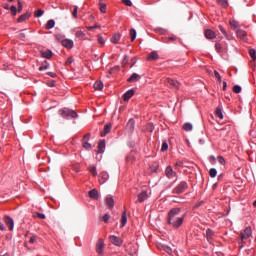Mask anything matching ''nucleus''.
I'll return each mask as SVG.
<instances>
[{
  "label": "nucleus",
  "instance_id": "nucleus-25",
  "mask_svg": "<svg viewBox=\"0 0 256 256\" xmlns=\"http://www.w3.org/2000/svg\"><path fill=\"white\" fill-rule=\"evenodd\" d=\"M98 153H105V140H101L98 144Z\"/></svg>",
  "mask_w": 256,
  "mask_h": 256
},
{
  "label": "nucleus",
  "instance_id": "nucleus-24",
  "mask_svg": "<svg viewBox=\"0 0 256 256\" xmlns=\"http://www.w3.org/2000/svg\"><path fill=\"white\" fill-rule=\"evenodd\" d=\"M236 35L237 37H239V39H244L245 37H247V32H245V30L238 29L236 31Z\"/></svg>",
  "mask_w": 256,
  "mask_h": 256
},
{
  "label": "nucleus",
  "instance_id": "nucleus-22",
  "mask_svg": "<svg viewBox=\"0 0 256 256\" xmlns=\"http://www.w3.org/2000/svg\"><path fill=\"white\" fill-rule=\"evenodd\" d=\"M42 57L44 59H51L53 57V52L51 50H46L41 52Z\"/></svg>",
  "mask_w": 256,
  "mask_h": 256
},
{
  "label": "nucleus",
  "instance_id": "nucleus-51",
  "mask_svg": "<svg viewBox=\"0 0 256 256\" xmlns=\"http://www.w3.org/2000/svg\"><path fill=\"white\" fill-rule=\"evenodd\" d=\"M218 163H220V165H225V158H223V156H218Z\"/></svg>",
  "mask_w": 256,
  "mask_h": 256
},
{
  "label": "nucleus",
  "instance_id": "nucleus-20",
  "mask_svg": "<svg viewBox=\"0 0 256 256\" xmlns=\"http://www.w3.org/2000/svg\"><path fill=\"white\" fill-rule=\"evenodd\" d=\"M111 132V124H106L104 130L100 133L101 137H105L108 133Z\"/></svg>",
  "mask_w": 256,
  "mask_h": 256
},
{
  "label": "nucleus",
  "instance_id": "nucleus-6",
  "mask_svg": "<svg viewBox=\"0 0 256 256\" xmlns=\"http://www.w3.org/2000/svg\"><path fill=\"white\" fill-rule=\"evenodd\" d=\"M103 249H105V242H103V239H99L96 243V252L98 255H103Z\"/></svg>",
  "mask_w": 256,
  "mask_h": 256
},
{
  "label": "nucleus",
  "instance_id": "nucleus-45",
  "mask_svg": "<svg viewBox=\"0 0 256 256\" xmlns=\"http://www.w3.org/2000/svg\"><path fill=\"white\" fill-rule=\"evenodd\" d=\"M43 13H44V11H43L42 9H38V10L35 12L34 16H35V17H43Z\"/></svg>",
  "mask_w": 256,
  "mask_h": 256
},
{
  "label": "nucleus",
  "instance_id": "nucleus-61",
  "mask_svg": "<svg viewBox=\"0 0 256 256\" xmlns=\"http://www.w3.org/2000/svg\"><path fill=\"white\" fill-rule=\"evenodd\" d=\"M6 227L5 225L3 224V222L0 221V231H6Z\"/></svg>",
  "mask_w": 256,
  "mask_h": 256
},
{
  "label": "nucleus",
  "instance_id": "nucleus-13",
  "mask_svg": "<svg viewBox=\"0 0 256 256\" xmlns=\"http://www.w3.org/2000/svg\"><path fill=\"white\" fill-rule=\"evenodd\" d=\"M135 95V90L130 89L128 90L124 95H123V100L124 101H129V99H131V97H133Z\"/></svg>",
  "mask_w": 256,
  "mask_h": 256
},
{
  "label": "nucleus",
  "instance_id": "nucleus-28",
  "mask_svg": "<svg viewBox=\"0 0 256 256\" xmlns=\"http://www.w3.org/2000/svg\"><path fill=\"white\" fill-rule=\"evenodd\" d=\"M53 27H55V20L51 19V20H48L47 23H46V29H53Z\"/></svg>",
  "mask_w": 256,
  "mask_h": 256
},
{
  "label": "nucleus",
  "instance_id": "nucleus-39",
  "mask_svg": "<svg viewBox=\"0 0 256 256\" xmlns=\"http://www.w3.org/2000/svg\"><path fill=\"white\" fill-rule=\"evenodd\" d=\"M249 55L252 58L253 61H256V51L255 49H250L249 50Z\"/></svg>",
  "mask_w": 256,
  "mask_h": 256
},
{
  "label": "nucleus",
  "instance_id": "nucleus-49",
  "mask_svg": "<svg viewBox=\"0 0 256 256\" xmlns=\"http://www.w3.org/2000/svg\"><path fill=\"white\" fill-rule=\"evenodd\" d=\"M84 149H87V151H91V144L89 142H83Z\"/></svg>",
  "mask_w": 256,
  "mask_h": 256
},
{
  "label": "nucleus",
  "instance_id": "nucleus-21",
  "mask_svg": "<svg viewBox=\"0 0 256 256\" xmlns=\"http://www.w3.org/2000/svg\"><path fill=\"white\" fill-rule=\"evenodd\" d=\"M29 17H31V13H29V12H26L25 14H22L18 18V23H23V21H27V19H29Z\"/></svg>",
  "mask_w": 256,
  "mask_h": 256
},
{
  "label": "nucleus",
  "instance_id": "nucleus-56",
  "mask_svg": "<svg viewBox=\"0 0 256 256\" xmlns=\"http://www.w3.org/2000/svg\"><path fill=\"white\" fill-rule=\"evenodd\" d=\"M99 27H101V26H99V25H94V26H89V27H87V29H88V31H93V29H99Z\"/></svg>",
  "mask_w": 256,
  "mask_h": 256
},
{
  "label": "nucleus",
  "instance_id": "nucleus-14",
  "mask_svg": "<svg viewBox=\"0 0 256 256\" xmlns=\"http://www.w3.org/2000/svg\"><path fill=\"white\" fill-rule=\"evenodd\" d=\"M139 79H141V76L139 74H137V73H133L131 75V77H129L127 79V82L128 83H135V82L139 81Z\"/></svg>",
  "mask_w": 256,
  "mask_h": 256
},
{
  "label": "nucleus",
  "instance_id": "nucleus-52",
  "mask_svg": "<svg viewBox=\"0 0 256 256\" xmlns=\"http://www.w3.org/2000/svg\"><path fill=\"white\" fill-rule=\"evenodd\" d=\"M167 149H169V145L167 144V142H163L162 143V148H161V151H167Z\"/></svg>",
  "mask_w": 256,
  "mask_h": 256
},
{
  "label": "nucleus",
  "instance_id": "nucleus-1",
  "mask_svg": "<svg viewBox=\"0 0 256 256\" xmlns=\"http://www.w3.org/2000/svg\"><path fill=\"white\" fill-rule=\"evenodd\" d=\"M181 215V208H173L168 212L167 224L170 225L173 229H179L185 221V216Z\"/></svg>",
  "mask_w": 256,
  "mask_h": 256
},
{
  "label": "nucleus",
  "instance_id": "nucleus-27",
  "mask_svg": "<svg viewBox=\"0 0 256 256\" xmlns=\"http://www.w3.org/2000/svg\"><path fill=\"white\" fill-rule=\"evenodd\" d=\"M121 225H122V227H123L124 225H127V211H124V212L122 213Z\"/></svg>",
  "mask_w": 256,
  "mask_h": 256
},
{
  "label": "nucleus",
  "instance_id": "nucleus-29",
  "mask_svg": "<svg viewBox=\"0 0 256 256\" xmlns=\"http://www.w3.org/2000/svg\"><path fill=\"white\" fill-rule=\"evenodd\" d=\"M184 131H193V124L187 122L183 125Z\"/></svg>",
  "mask_w": 256,
  "mask_h": 256
},
{
  "label": "nucleus",
  "instance_id": "nucleus-53",
  "mask_svg": "<svg viewBox=\"0 0 256 256\" xmlns=\"http://www.w3.org/2000/svg\"><path fill=\"white\" fill-rule=\"evenodd\" d=\"M10 11H11V13H12L13 16L17 15V7L11 6V7H10Z\"/></svg>",
  "mask_w": 256,
  "mask_h": 256
},
{
  "label": "nucleus",
  "instance_id": "nucleus-11",
  "mask_svg": "<svg viewBox=\"0 0 256 256\" xmlns=\"http://www.w3.org/2000/svg\"><path fill=\"white\" fill-rule=\"evenodd\" d=\"M61 44L63 45V47H66V49H73V40L71 39H64L61 41Z\"/></svg>",
  "mask_w": 256,
  "mask_h": 256
},
{
  "label": "nucleus",
  "instance_id": "nucleus-54",
  "mask_svg": "<svg viewBox=\"0 0 256 256\" xmlns=\"http://www.w3.org/2000/svg\"><path fill=\"white\" fill-rule=\"evenodd\" d=\"M214 75L219 83H221V74L217 72V70L214 71Z\"/></svg>",
  "mask_w": 256,
  "mask_h": 256
},
{
  "label": "nucleus",
  "instance_id": "nucleus-3",
  "mask_svg": "<svg viewBox=\"0 0 256 256\" xmlns=\"http://www.w3.org/2000/svg\"><path fill=\"white\" fill-rule=\"evenodd\" d=\"M59 113L61 117H71L72 119H77V112H75L74 110L64 108L60 110Z\"/></svg>",
  "mask_w": 256,
  "mask_h": 256
},
{
  "label": "nucleus",
  "instance_id": "nucleus-31",
  "mask_svg": "<svg viewBox=\"0 0 256 256\" xmlns=\"http://www.w3.org/2000/svg\"><path fill=\"white\" fill-rule=\"evenodd\" d=\"M130 37L131 41H135V39H137V31H135V29L130 30Z\"/></svg>",
  "mask_w": 256,
  "mask_h": 256
},
{
  "label": "nucleus",
  "instance_id": "nucleus-33",
  "mask_svg": "<svg viewBox=\"0 0 256 256\" xmlns=\"http://www.w3.org/2000/svg\"><path fill=\"white\" fill-rule=\"evenodd\" d=\"M177 37L175 36H170L168 38H162L163 43H169V41H176Z\"/></svg>",
  "mask_w": 256,
  "mask_h": 256
},
{
  "label": "nucleus",
  "instance_id": "nucleus-63",
  "mask_svg": "<svg viewBox=\"0 0 256 256\" xmlns=\"http://www.w3.org/2000/svg\"><path fill=\"white\" fill-rule=\"evenodd\" d=\"M48 87H55V80L48 82Z\"/></svg>",
  "mask_w": 256,
  "mask_h": 256
},
{
  "label": "nucleus",
  "instance_id": "nucleus-42",
  "mask_svg": "<svg viewBox=\"0 0 256 256\" xmlns=\"http://www.w3.org/2000/svg\"><path fill=\"white\" fill-rule=\"evenodd\" d=\"M76 37H77L78 39H83V38L85 37V34H84L83 31L78 30V31H76Z\"/></svg>",
  "mask_w": 256,
  "mask_h": 256
},
{
  "label": "nucleus",
  "instance_id": "nucleus-30",
  "mask_svg": "<svg viewBox=\"0 0 256 256\" xmlns=\"http://www.w3.org/2000/svg\"><path fill=\"white\" fill-rule=\"evenodd\" d=\"M217 3L220 4L221 7H224V9L229 7V2H227V0H217Z\"/></svg>",
  "mask_w": 256,
  "mask_h": 256
},
{
  "label": "nucleus",
  "instance_id": "nucleus-64",
  "mask_svg": "<svg viewBox=\"0 0 256 256\" xmlns=\"http://www.w3.org/2000/svg\"><path fill=\"white\" fill-rule=\"evenodd\" d=\"M47 75L53 78L57 77V74L55 72H48Z\"/></svg>",
  "mask_w": 256,
  "mask_h": 256
},
{
  "label": "nucleus",
  "instance_id": "nucleus-26",
  "mask_svg": "<svg viewBox=\"0 0 256 256\" xmlns=\"http://www.w3.org/2000/svg\"><path fill=\"white\" fill-rule=\"evenodd\" d=\"M94 89H95V91H103V82L96 81L94 83Z\"/></svg>",
  "mask_w": 256,
  "mask_h": 256
},
{
  "label": "nucleus",
  "instance_id": "nucleus-15",
  "mask_svg": "<svg viewBox=\"0 0 256 256\" xmlns=\"http://www.w3.org/2000/svg\"><path fill=\"white\" fill-rule=\"evenodd\" d=\"M157 59H159V53L157 51H152L147 57L148 61H157Z\"/></svg>",
  "mask_w": 256,
  "mask_h": 256
},
{
  "label": "nucleus",
  "instance_id": "nucleus-59",
  "mask_svg": "<svg viewBox=\"0 0 256 256\" xmlns=\"http://www.w3.org/2000/svg\"><path fill=\"white\" fill-rule=\"evenodd\" d=\"M89 139H91V134H86V135L83 137V142H87V141H89Z\"/></svg>",
  "mask_w": 256,
  "mask_h": 256
},
{
  "label": "nucleus",
  "instance_id": "nucleus-62",
  "mask_svg": "<svg viewBox=\"0 0 256 256\" xmlns=\"http://www.w3.org/2000/svg\"><path fill=\"white\" fill-rule=\"evenodd\" d=\"M25 37H27L25 33L18 34V39H25Z\"/></svg>",
  "mask_w": 256,
  "mask_h": 256
},
{
  "label": "nucleus",
  "instance_id": "nucleus-2",
  "mask_svg": "<svg viewBox=\"0 0 256 256\" xmlns=\"http://www.w3.org/2000/svg\"><path fill=\"white\" fill-rule=\"evenodd\" d=\"M186 189H189V185L187 184V182L182 181L173 189L172 193H175L176 195H181V193H185Z\"/></svg>",
  "mask_w": 256,
  "mask_h": 256
},
{
  "label": "nucleus",
  "instance_id": "nucleus-47",
  "mask_svg": "<svg viewBox=\"0 0 256 256\" xmlns=\"http://www.w3.org/2000/svg\"><path fill=\"white\" fill-rule=\"evenodd\" d=\"M109 219H111V215H109V213H106V214L103 216V221H104V223H108V222H109Z\"/></svg>",
  "mask_w": 256,
  "mask_h": 256
},
{
  "label": "nucleus",
  "instance_id": "nucleus-41",
  "mask_svg": "<svg viewBox=\"0 0 256 256\" xmlns=\"http://www.w3.org/2000/svg\"><path fill=\"white\" fill-rule=\"evenodd\" d=\"M100 5V11L101 13H107V5L106 4H103V3H99Z\"/></svg>",
  "mask_w": 256,
  "mask_h": 256
},
{
  "label": "nucleus",
  "instance_id": "nucleus-44",
  "mask_svg": "<svg viewBox=\"0 0 256 256\" xmlns=\"http://www.w3.org/2000/svg\"><path fill=\"white\" fill-rule=\"evenodd\" d=\"M79 11V7L78 6H74V9L72 11V15L74 19H77V13Z\"/></svg>",
  "mask_w": 256,
  "mask_h": 256
},
{
  "label": "nucleus",
  "instance_id": "nucleus-57",
  "mask_svg": "<svg viewBox=\"0 0 256 256\" xmlns=\"http://www.w3.org/2000/svg\"><path fill=\"white\" fill-rule=\"evenodd\" d=\"M165 251H166V253H168L169 255H171V254L173 253V249H171V247H169V246H166V247H165Z\"/></svg>",
  "mask_w": 256,
  "mask_h": 256
},
{
  "label": "nucleus",
  "instance_id": "nucleus-34",
  "mask_svg": "<svg viewBox=\"0 0 256 256\" xmlns=\"http://www.w3.org/2000/svg\"><path fill=\"white\" fill-rule=\"evenodd\" d=\"M215 113H216L217 117H219V119H223V111L221 110L220 107L216 108Z\"/></svg>",
  "mask_w": 256,
  "mask_h": 256
},
{
  "label": "nucleus",
  "instance_id": "nucleus-58",
  "mask_svg": "<svg viewBox=\"0 0 256 256\" xmlns=\"http://www.w3.org/2000/svg\"><path fill=\"white\" fill-rule=\"evenodd\" d=\"M23 11V4H21V1H18V13H21Z\"/></svg>",
  "mask_w": 256,
  "mask_h": 256
},
{
  "label": "nucleus",
  "instance_id": "nucleus-17",
  "mask_svg": "<svg viewBox=\"0 0 256 256\" xmlns=\"http://www.w3.org/2000/svg\"><path fill=\"white\" fill-rule=\"evenodd\" d=\"M111 43H113L114 45H117V43H119V41H121V34L120 33H115L112 38L110 39Z\"/></svg>",
  "mask_w": 256,
  "mask_h": 256
},
{
  "label": "nucleus",
  "instance_id": "nucleus-60",
  "mask_svg": "<svg viewBox=\"0 0 256 256\" xmlns=\"http://www.w3.org/2000/svg\"><path fill=\"white\" fill-rule=\"evenodd\" d=\"M37 241V236H32L29 240V243L33 244Z\"/></svg>",
  "mask_w": 256,
  "mask_h": 256
},
{
  "label": "nucleus",
  "instance_id": "nucleus-19",
  "mask_svg": "<svg viewBox=\"0 0 256 256\" xmlns=\"http://www.w3.org/2000/svg\"><path fill=\"white\" fill-rule=\"evenodd\" d=\"M126 129H128L130 132H133L135 129V120L130 119L126 125Z\"/></svg>",
  "mask_w": 256,
  "mask_h": 256
},
{
  "label": "nucleus",
  "instance_id": "nucleus-23",
  "mask_svg": "<svg viewBox=\"0 0 256 256\" xmlns=\"http://www.w3.org/2000/svg\"><path fill=\"white\" fill-rule=\"evenodd\" d=\"M214 235H215V233L213 232V230H211V229L206 230V239H207V241H209V243H211Z\"/></svg>",
  "mask_w": 256,
  "mask_h": 256
},
{
  "label": "nucleus",
  "instance_id": "nucleus-43",
  "mask_svg": "<svg viewBox=\"0 0 256 256\" xmlns=\"http://www.w3.org/2000/svg\"><path fill=\"white\" fill-rule=\"evenodd\" d=\"M33 217H38L39 219H46L45 214L39 212L34 213Z\"/></svg>",
  "mask_w": 256,
  "mask_h": 256
},
{
  "label": "nucleus",
  "instance_id": "nucleus-55",
  "mask_svg": "<svg viewBox=\"0 0 256 256\" xmlns=\"http://www.w3.org/2000/svg\"><path fill=\"white\" fill-rule=\"evenodd\" d=\"M219 29L223 35H225L226 37H229V34H227V31H225V28H223V26L219 25Z\"/></svg>",
  "mask_w": 256,
  "mask_h": 256
},
{
  "label": "nucleus",
  "instance_id": "nucleus-12",
  "mask_svg": "<svg viewBox=\"0 0 256 256\" xmlns=\"http://www.w3.org/2000/svg\"><path fill=\"white\" fill-rule=\"evenodd\" d=\"M90 199L99 200V191L97 189H92L88 192Z\"/></svg>",
  "mask_w": 256,
  "mask_h": 256
},
{
  "label": "nucleus",
  "instance_id": "nucleus-32",
  "mask_svg": "<svg viewBox=\"0 0 256 256\" xmlns=\"http://www.w3.org/2000/svg\"><path fill=\"white\" fill-rule=\"evenodd\" d=\"M215 50L217 51V53H223V47L221 46V43L217 42L215 44Z\"/></svg>",
  "mask_w": 256,
  "mask_h": 256
},
{
  "label": "nucleus",
  "instance_id": "nucleus-40",
  "mask_svg": "<svg viewBox=\"0 0 256 256\" xmlns=\"http://www.w3.org/2000/svg\"><path fill=\"white\" fill-rule=\"evenodd\" d=\"M230 26L232 29H237L239 27V22L232 20L230 21Z\"/></svg>",
  "mask_w": 256,
  "mask_h": 256
},
{
  "label": "nucleus",
  "instance_id": "nucleus-50",
  "mask_svg": "<svg viewBox=\"0 0 256 256\" xmlns=\"http://www.w3.org/2000/svg\"><path fill=\"white\" fill-rule=\"evenodd\" d=\"M98 43L100 45H105V39L103 38V36L98 35Z\"/></svg>",
  "mask_w": 256,
  "mask_h": 256
},
{
  "label": "nucleus",
  "instance_id": "nucleus-8",
  "mask_svg": "<svg viewBox=\"0 0 256 256\" xmlns=\"http://www.w3.org/2000/svg\"><path fill=\"white\" fill-rule=\"evenodd\" d=\"M166 176L168 179H174V177H177V172L173 170V167L168 166L165 170Z\"/></svg>",
  "mask_w": 256,
  "mask_h": 256
},
{
  "label": "nucleus",
  "instance_id": "nucleus-38",
  "mask_svg": "<svg viewBox=\"0 0 256 256\" xmlns=\"http://www.w3.org/2000/svg\"><path fill=\"white\" fill-rule=\"evenodd\" d=\"M155 33H158L159 35H165V33H167V30L163 29V28H155Z\"/></svg>",
  "mask_w": 256,
  "mask_h": 256
},
{
  "label": "nucleus",
  "instance_id": "nucleus-18",
  "mask_svg": "<svg viewBox=\"0 0 256 256\" xmlns=\"http://www.w3.org/2000/svg\"><path fill=\"white\" fill-rule=\"evenodd\" d=\"M105 201H106V205L109 207V209H113V207L115 205V200H113V197L107 196Z\"/></svg>",
  "mask_w": 256,
  "mask_h": 256
},
{
  "label": "nucleus",
  "instance_id": "nucleus-5",
  "mask_svg": "<svg viewBox=\"0 0 256 256\" xmlns=\"http://www.w3.org/2000/svg\"><path fill=\"white\" fill-rule=\"evenodd\" d=\"M4 222L7 225L9 231H13L15 227V221H13V218H11V216H4Z\"/></svg>",
  "mask_w": 256,
  "mask_h": 256
},
{
  "label": "nucleus",
  "instance_id": "nucleus-36",
  "mask_svg": "<svg viewBox=\"0 0 256 256\" xmlns=\"http://www.w3.org/2000/svg\"><path fill=\"white\" fill-rule=\"evenodd\" d=\"M89 171L92 173L93 177H97V168L95 166H90Z\"/></svg>",
  "mask_w": 256,
  "mask_h": 256
},
{
  "label": "nucleus",
  "instance_id": "nucleus-16",
  "mask_svg": "<svg viewBox=\"0 0 256 256\" xmlns=\"http://www.w3.org/2000/svg\"><path fill=\"white\" fill-rule=\"evenodd\" d=\"M149 197V194H147V191H143L138 195V202L143 203V201H146Z\"/></svg>",
  "mask_w": 256,
  "mask_h": 256
},
{
  "label": "nucleus",
  "instance_id": "nucleus-4",
  "mask_svg": "<svg viewBox=\"0 0 256 256\" xmlns=\"http://www.w3.org/2000/svg\"><path fill=\"white\" fill-rule=\"evenodd\" d=\"M165 85H167V87H170V89H176V90H179V87H181V83H179V81L173 80L171 78H167L165 80Z\"/></svg>",
  "mask_w": 256,
  "mask_h": 256
},
{
  "label": "nucleus",
  "instance_id": "nucleus-10",
  "mask_svg": "<svg viewBox=\"0 0 256 256\" xmlns=\"http://www.w3.org/2000/svg\"><path fill=\"white\" fill-rule=\"evenodd\" d=\"M204 35H205L206 39H210V40H213L217 37V33H215V31H213L211 29L205 30Z\"/></svg>",
  "mask_w": 256,
  "mask_h": 256
},
{
  "label": "nucleus",
  "instance_id": "nucleus-9",
  "mask_svg": "<svg viewBox=\"0 0 256 256\" xmlns=\"http://www.w3.org/2000/svg\"><path fill=\"white\" fill-rule=\"evenodd\" d=\"M110 242L112 245H116V247H121V245H123V240L117 236H110Z\"/></svg>",
  "mask_w": 256,
  "mask_h": 256
},
{
  "label": "nucleus",
  "instance_id": "nucleus-7",
  "mask_svg": "<svg viewBox=\"0 0 256 256\" xmlns=\"http://www.w3.org/2000/svg\"><path fill=\"white\" fill-rule=\"evenodd\" d=\"M251 228L247 227L243 232H241L240 234V239L241 241H245V239H249V237H251Z\"/></svg>",
  "mask_w": 256,
  "mask_h": 256
},
{
  "label": "nucleus",
  "instance_id": "nucleus-37",
  "mask_svg": "<svg viewBox=\"0 0 256 256\" xmlns=\"http://www.w3.org/2000/svg\"><path fill=\"white\" fill-rule=\"evenodd\" d=\"M101 177L103 179L102 183H105V181H107V179H109V173H107L106 171H103L101 173Z\"/></svg>",
  "mask_w": 256,
  "mask_h": 256
},
{
  "label": "nucleus",
  "instance_id": "nucleus-35",
  "mask_svg": "<svg viewBox=\"0 0 256 256\" xmlns=\"http://www.w3.org/2000/svg\"><path fill=\"white\" fill-rule=\"evenodd\" d=\"M209 175L210 177H212V179H214V177H217V169L211 168L209 171Z\"/></svg>",
  "mask_w": 256,
  "mask_h": 256
},
{
  "label": "nucleus",
  "instance_id": "nucleus-48",
  "mask_svg": "<svg viewBox=\"0 0 256 256\" xmlns=\"http://www.w3.org/2000/svg\"><path fill=\"white\" fill-rule=\"evenodd\" d=\"M122 3H124V5H126L127 7L133 6V2H131V0H122Z\"/></svg>",
  "mask_w": 256,
  "mask_h": 256
},
{
  "label": "nucleus",
  "instance_id": "nucleus-46",
  "mask_svg": "<svg viewBox=\"0 0 256 256\" xmlns=\"http://www.w3.org/2000/svg\"><path fill=\"white\" fill-rule=\"evenodd\" d=\"M241 91H242L241 86L235 85V86L233 87V92H234V93H241Z\"/></svg>",
  "mask_w": 256,
  "mask_h": 256
}]
</instances>
